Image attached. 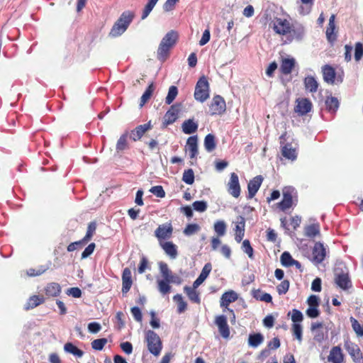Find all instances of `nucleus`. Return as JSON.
<instances>
[{
	"label": "nucleus",
	"mask_w": 363,
	"mask_h": 363,
	"mask_svg": "<svg viewBox=\"0 0 363 363\" xmlns=\"http://www.w3.org/2000/svg\"><path fill=\"white\" fill-rule=\"evenodd\" d=\"M281 263L284 267H291L293 266V262L294 259L291 257V254L289 252H284L281 255Z\"/></svg>",
	"instance_id": "nucleus-47"
},
{
	"label": "nucleus",
	"mask_w": 363,
	"mask_h": 363,
	"mask_svg": "<svg viewBox=\"0 0 363 363\" xmlns=\"http://www.w3.org/2000/svg\"><path fill=\"white\" fill-rule=\"evenodd\" d=\"M194 173L191 169L184 170L182 176V181L186 184H192L194 182Z\"/></svg>",
	"instance_id": "nucleus-46"
},
{
	"label": "nucleus",
	"mask_w": 363,
	"mask_h": 363,
	"mask_svg": "<svg viewBox=\"0 0 363 363\" xmlns=\"http://www.w3.org/2000/svg\"><path fill=\"white\" fill-rule=\"evenodd\" d=\"M363 57V44L362 43H357L354 48V59L356 61H359Z\"/></svg>",
	"instance_id": "nucleus-58"
},
{
	"label": "nucleus",
	"mask_w": 363,
	"mask_h": 363,
	"mask_svg": "<svg viewBox=\"0 0 363 363\" xmlns=\"http://www.w3.org/2000/svg\"><path fill=\"white\" fill-rule=\"evenodd\" d=\"M145 340L150 352L155 356H158L162 348L159 335L155 331L148 330L145 333Z\"/></svg>",
	"instance_id": "nucleus-2"
},
{
	"label": "nucleus",
	"mask_w": 363,
	"mask_h": 363,
	"mask_svg": "<svg viewBox=\"0 0 363 363\" xmlns=\"http://www.w3.org/2000/svg\"><path fill=\"white\" fill-rule=\"evenodd\" d=\"M186 147L189 152L190 158H195L199 153L197 135L191 136L187 139Z\"/></svg>",
	"instance_id": "nucleus-22"
},
{
	"label": "nucleus",
	"mask_w": 363,
	"mask_h": 363,
	"mask_svg": "<svg viewBox=\"0 0 363 363\" xmlns=\"http://www.w3.org/2000/svg\"><path fill=\"white\" fill-rule=\"evenodd\" d=\"M294 335L301 342L302 341V326L300 323L293 324L292 326Z\"/></svg>",
	"instance_id": "nucleus-56"
},
{
	"label": "nucleus",
	"mask_w": 363,
	"mask_h": 363,
	"mask_svg": "<svg viewBox=\"0 0 363 363\" xmlns=\"http://www.w3.org/2000/svg\"><path fill=\"white\" fill-rule=\"evenodd\" d=\"M170 283L180 284L182 279L177 274L171 273L167 280H157V288L160 294L166 295L169 293L171 290Z\"/></svg>",
	"instance_id": "nucleus-4"
},
{
	"label": "nucleus",
	"mask_w": 363,
	"mask_h": 363,
	"mask_svg": "<svg viewBox=\"0 0 363 363\" xmlns=\"http://www.w3.org/2000/svg\"><path fill=\"white\" fill-rule=\"evenodd\" d=\"M213 230L218 237H223L226 233L227 225L223 220H218L214 223Z\"/></svg>",
	"instance_id": "nucleus-40"
},
{
	"label": "nucleus",
	"mask_w": 363,
	"mask_h": 363,
	"mask_svg": "<svg viewBox=\"0 0 363 363\" xmlns=\"http://www.w3.org/2000/svg\"><path fill=\"white\" fill-rule=\"evenodd\" d=\"M245 219L243 216H239L235 221V231H245Z\"/></svg>",
	"instance_id": "nucleus-54"
},
{
	"label": "nucleus",
	"mask_w": 363,
	"mask_h": 363,
	"mask_svg": "<svg viewBox=\"0 0 363 363\" xmlns=\"http://www.w3.org/2000/svg\"><path fill=\"white\" fill-rule=\"evenodd\" d=\"M315 0H301V5L298 8V12L302 16L310 13Z\"/></svg>",
	"instance_id": "nucleus-37"
},
{
	"label": "nucleus",
	"mask_w": 363,
	"mask_h": 363,
	"mask_svg": "<svg viewBox=\"0 0 363 363\" xmlns=\"http://www.w3.org/2000/svg\"><path fill=\"white\" fill-rule=\"evenodd\" d=\"M215 323L218 328L220 335L223 338H228L230 336V329L227 323V317L224 315L216 316Z\"/></svg>",
	"instance_id": "nucleus-14"
},
{
	"label": "nucleus",
	"mask_w": 363,
	"mask_h": 363,
	"mask_svg": "<svg viewBox=\"0 0 363 363\" xmlns=\"http://www.w3.org/2000/svg\"><path fill=\"white\" fill-rule=\"evenodd\" d=\"M194 209L198 212H204L207 209V203L204 201H196L192 204Z\"/></svg>",
	"instance_id": "nucleus-57"
},
{
	"label": "nucleus",
	"mask_w": 363,
	"mask_h": 363,
	"mask_svg": "<svg viewBox=\"0 0 363 363\" xmlns=\"http://www.w3.org/2000/svg\"><path fill=\"white\" fill-rule=\"evenodd\" d=\"M303 84L305 89L311 93H314L318 90V83L314 77H306L303 80Z\"/></svg>",
	"instance_id": "nucleus-31"
},
{
	"label": "nucleus",
	"mask_w": 363,
	"mask_h": 363,
	"mask_svg": "<svg viewBox=\"0 0 363 363\" xmlns=\"http://www.w3.org/2000/svg\"><path fill=\"white\" fill-rule=\"evenodd\" d=\"M291 313V320L294 322V324L302 322L303 315L299 310L293 309Z\"/></svg>",
	"instance_id": "nucleus-55"
},
{
	"label": "nucleus",
	"mask_w": 363,
	"mask_h": 363,
	"mask_svg": "<svg viewBox=\"0 0 363 363\" xmlns=\"http://www.w3.org/2000/svg\"><path fill=\"white\" fill-rule=\"evenodd\" d=\"M264 341V336L262 334L257 333H251L248 337V345L250 347L256 348L259 345H261Z\"/></svg>",
	"instance_id": "nucleus-32"
},
{
	"label": "nucleus",
	"mask_w": 363,
	"mask_h": 363,
	"mask_svg": "<svg viewBox=\"0 0 363 363\" xmlns=\"http://www.w3.org/2000/svg\"><path fill=\"white\" fill-rule=\"evenodd\" d=\"M182 128L184 133L191 135L197 130L198 123L194 119H188L183 122Z\"/></svg>",
	"instance_id": "nucleus-28"
},
{
	"label": "nucleus",
	"mask_w": 363,
	"mask_h": 363,
	"mask_svg": "<svg viewBox=\"0 0 363 363\" xmlns=\"http://www.w3.org/2000/svg\"><path fill=\"white\" fill-rule=\"evenodd\" d=\"M273 28L277 33L281 35L291 33L290 23L286 19L276 18L274 21Z\"/></svg>",
	"instance_id": "nucleus-17"
},
{
	"label": "nucleus",
	"mask_w": 363,
	"mask_h": 363,
	"mask_svg": "<svg viewBox=\"0 0 363 363\" xmlns=\"http://www.w3.org/2000/svg\"><path fill=\"white\" fill-rule=\"evenodd\" d=\"M64 350L65 352L72 354L78 358L82 357L84 354V352L73 345L72 342L66 343L64 345Z\"/></svg>",
	"instance_id": "nucleus-34"
},
{
	"label": "nucleus",
	"mask_w": 363,
	"mask_h": 363,
	"mask_svg": "<svg viewBox=\"0 0 363 363\" xmlns=\"http://www.w3.org/2000/svg\"><path fill=\"white\" fill-rule=\"evenodd\" d=\"M238 298V294L234 291L225 292L220 298V307L228 308L230 303L235 301Z\"/></svg>",
	"instance_id": "nucleus-23"
},
{
	"label": "nucleus",
	"mask_w": 363,
	"mask_h": 363,
	"mask_svg": "<svg viewBox=\"0 0 363 363\" xmlns=\"http://www.w3.org/2000/svg\"><path fill=\"white\" fill-rule=\"evenodd\" d=\"M336 284L343 290L350 289L352 286V282L348 272H340L337 269L335 273Z\"/></svg>",
	"instance_id": "nucleus-11"
},
{
	"label": "nucleus",
	"mask_w": 363,
	"mask_h": 363,
	"mask_svg": "<svg viewBox=\"0 0 363 363\" xmlns=\"http://www.w3.org/2000/svg\"><path fill=\"white\" fill-rule=\"evenodd\" d=\"M96 223L91 222L89 224L87 230H86V233L85 236L82 238L84 242L87 243L91 240V238H92V236L96 230Z\"/></svg>",
	"instance_id": "nucleus-49"
},
{
	"label": "nucleus",
	"mask_w": 363,
	"mask_h": 363,
	"mask_svg": "<svg viewBox=\"0 0 363 363\" xmlns=\"http://www.w3.org/2000/svg\"><path fill=\"white\" fill-rule=\"evenodd\" d=\"M328 360L333 363H341L343 361V354L339 346L333 347L331 349Z\"/></svg>",
	"instance_id": "nucleus-24"
},
{
	"label": "nucleus",
	"mask_w": 363,
	"mask_h": 363,
	"mask_svg": "<svg viewBox=\"0 0 363 363\" xmlns=\"http://www.w3.org/2000/svg\"><path fill=\"white\" fill-rule=\"evenodd\" d=\"M286 133H283L279 137L282 155L289 160H295L297 157L296 148L293 147L291 144L286 142Z\"/></svg>",
	"instance_id": "nucleus-5"
},
{
	"label": "nucleus",
	"mask_w": 363,
	"mask_h": 363,
	"mask_svg": "<svg viewBox=\"0 0 363 363\" xmlns=\"http://www.w3.org/2000/svg\"><path fill=\"white\" fill-rule=\"evenodd\" d=\"M199 230L198 224L192 223L188 224L184 230V233L186 235H191Z\"/></svg>",
	"instance_id": "nucleus-59"
},
{
	"label": "nucleus",
	"mask_w": 363,
	"mask_h": 363,
	"mask_svg": "<svg viewBox=\"0 0 363 363\" xmlns=\"http://www.w3.org/2000/svg\"><path fill=\"white\" fill-rule=\"evenodd\" d=\"M277 291L279 295L285 294L289 289V281L288 280H284L277 287Z\"/></svg>",
	"instance_id": "nucleus-60"
},
{
	"label": "nucleus",
	"mask_w": 363,
	"mask_h": 363,
	"mask_svg": "<svg viewBox=\"0 0 363 363\" xmlns=\"http://www.w3.org/2000/svg\"><path fill=\"white\" fill-rule=\"evenodd\" d=\"M305 235L308 238H315L320 235V225L318 223L307 225L304 228Z\"/></svg>",
	"instance_id": "nucleus-36"
},
{
	"label": "nucleus",
	"mask_w": 363,
	"mask_h": 363,
	"mask_svg": "<svg viewBox=\"0 0 363 363\" xmlns=\"http://www.w3.org/2000/svg\"><path fill=\"white\" fill-rule=\"evenodd\" d=\"M339 101L336 97L328 96L325 99L326 108L329 112L335 113L339 108Z\"/></svg>",
	"instance_id": "nucleus-35"
},
{
	"label": "nucleus",
	"mask_w": 363,
	"mask_h": 363,
	"mask_svg": "<svg viewBox=\"0 0 363 363\" xmlns=\"http://www.w3.org/2000/svg\"><path fill=\"white\" fill-rule=\"evenodd\" d=\"M311 108L312 104L309 99L303 98L296 100V105L294 110L298 115H306L311 111Z\"/></svg>",
	"instance_id": "nucleus-16"
},
{
	"label": "nucleus",
	"mask_w": 363,
	"mask_h": 363,
	"mask_svg": "<svg viewBox=\"0 0 363 363\" xmlns=\"http://www.w3.org/2000/svg\"><path fill=\"white\" fill-rule=\"evenodd\" d=\"M154 90L155 86L153 82H152L150 84H149V86H147V88L146 89V90L141 96L140 104V106H144V104L150 99Z\"/></svg>",
	"instance_id": "nucleus-44"
},
{
	"label": "nucleus",
	"mask_w": 363,
	"mask_h": 363,
	"mask_svg": "<svg viewBox=\"0 0 363 363\" xmlns=\"http://www.w3.org/2000/svg\"><path fill=\"white\" fill-rule=\"evenodd\" d=\"M133 284L131 271L129 268H125L122 274V293L127 294Z\"/></svg>",
	"instance_id": "nucleus-19"
},
{
	"label": "nucleus",
	"mask_w": 363,
	"mask_h": 363,
	"mask_svg": "<svg viewBox=\"0 0 363 363\" xmlns=\"http://www.w3.org/2000/svg\"><path fill=\"white\" fill-rule=\"evenodd\" d=\"M311 330L313 334L314 340L317 342H322L328 337V333L324 331L322 323H313L311 326Z\"/></svg>",
	"instance_id": "nucleus-12"
},
{
	"label": "nucleus",
	"mask_w": 363,
	"mask_h": 363,
	"mask_svg": "<svg viewBox=\"0 0 363 363\" xmlns=\"http://www.w3.org/2000/svg\"><path fill=\"white\" fill-rule=\"evenodd\" d=\"M174 301H175L177 304V312L178 313H184L187 307V303L184 301L182 296L181 294H176L173 297Z\"/></svg>",
	"instance_id": "nucleus-43"
},
{
	"label": "nucleus",
	"mask_w": 363,
	"mask_h": 363,
	"mask_svg": "<svg viewBox=\"0 0 363 363\" xmlns=\"http://www.w3.org/2000/svg\"><path fill=\"white\" fill-rule=\"evenodd\" d=\"M45 292L48 296H58L61 293V286L55 282L49 283L45 288Z\"/></svg>",
	"instance_id": "nucleus-29"
},
{
	"label": "nucleus",
	"mask_w": 363,
	"mask_h": 363,
	"mask_svg": "<svg viewBox=\"0 0 363 363\" xmlns=\"http://www.w3.org/2000/svg\"><path fill=\"white\" fill-rule=\"evenodd\" d=\"M323 79L328 84H333L335 79V71L330 65H326L322 67Z\"/></svg>",
	"instance_id": "nucleus-26"
},
{
	"label": "nucleus",
	"mask_w": 363,
	"mask_h": 363,
	"mask_svg": "<svg viewBox=\"0 0 363 363\" xmlns=\"http://www.w3.org/2000/svg\"><path fill=\"white\" fill-rule=\"evenodd\" d=\"M44 301H45V299L43 297H40L37 295L32 296L28 300L24 308L26 310H29V309L33 308L39 306L40 304L43 303L44 302Z\"/></svg>",
	"instance_id": "nucleus-38"
},
{
	"label": "nucleus",
	"mask_w": 363,
	"mask_h": 363,
	"mask_svg": "<svg viewBox=\"0 0 363 363\" xmlns=\"http://www.w3.org/2000/svg\"><path fill=\"white\" fill-rule=\"evenodd\" d=\"M225 109L226 104L224 99L220 95L215 96L209 106L211 115H220L225 111Z\"/></svg>",
	"instance_id": "nucleus-7"
},
{
	"label": "nucleus",
	"mask_w": 363,
	"mask_h": 363,
	"mask_svg": "<svg viewBox=\"0 0 363 363\" xmlns=\"http://www.w3.org/2000/svg\"><path fill=\"white\" fill-rule=\"evenodd\" d=\"M184 291L186 294L188 298L193 302L196 303H200L201 298L199 296V294L196 291L194 288H191V286H185L184 287Z\"/></svg>",
	"instance_id": "nucleus-39"
},
{
	"label": "nucleus",
	"mask_w": 363,
	"mask_h": 363,
	"mask_svg": "<svg viewBox=\"0 0 363 363\" xmlns=\"http://www.w3.org/2000/svg\"><path fill=\"white\" fill-rule=\"evenodd\" d=\"M160 245L166 255L171 259H174L177 258L178 255L177 247L172 242H160Z\"/></svg>",
	"instance_id": "nucleus-20"
},
{
	"label": "nucleus",
	"mask_w": 363,
	"mask_h": 363,
	"mask_svg": "<svg viewBox=\"0 0 363 363\" xmlns=\"http://www.w3.org/2000/svg\"><path fill=\"white\" fill-rule=\"evenodd\" d=\"M216 147L215 136L211 133L208 134L204 138V147L208 152H211Z\"/></svg>",
	"instance_id": "nucleus-41"
},
{
	"label": "nucleus",
	"mask_w": 363,
	"mask_h": 363,
	"mask_svg": "<svg viewBox=\"0 0 363 363\" xmlns=\"http://www.w3.org/2000/svg\"><path fill=\"white\" fill-rule=\"evenodd\" d=\"M295 63L296 60L294 58L283 60L280 66L281 72L286 75L289 74L295 66Z\"/></svg>",
	"instance_id": "nucleus-30"
},
{
	"label": "nucleus",
	"mask_w": 363,
	"mask_h": 363,
	"mask_svg": "<svg viewBox=\"0 0 363 363\" xmlns=\"http://www.w3.org/2000/svg\"><path fill=\"white\" fill-rule=\"evenodd\" d=\"M180 106L179 104H174L171 106L169 109L166 112L163 118L162 127L165 128L169 125L174 123L177 118L178 113L180 111Z\"/></svg>",
	"instance_id": "nucleus-9"
},
{
	"label": "nucleus",
	"mask_w": 363,
	"mask_h": 363,
	"mask_svg": "<svg viewBox=\"0 0 363 363\" xmlns=\"http://www.w3.org/2000/svg\"><path fill=\"white\" fill-rule=\"evenodd\" d=\"M294 189L292 187H285L283 189L282 200L277 203L278 208L282 211H285L293 206L292 194Z\"/></svg>",
	"instance_id": "nucleus-8"
},
{
	"label": "nucleus",
	"mask_w": 363,
	"mask_h": 363,
	"mask_svg": "<svg viewBox=\"0 0 363 363\" xmlns=\"http://www.w3.org/2000/svg\"><path fill=\"white\" fill-rule=\"evenodd\" d=\"M173 228L171 223H165L158 226L155 231V237L159 240H167L171 238Z\"/></svg>",
	"instance_id": "nucleus-13"
},
{
	"label": "nucleus",
	"mask_w": 363,
	"mask_h": 363,
	"mask_svg": "<svg viewBox=\"0 0 363 363\" xmlns=\"http://www.w3.org/2000/svg\"><path fill=\"white\" fill-rule=\"evenodd\" d=\"M326 257V249L323 243L317 242L315 243L312 250V259L311 262L315 265H318L322 263Z\"/></svg>",
	"instance_id": "nucleus-6"
},
{
	"label": "nucleus",
	"mask_w": 363,
	"mask_h": 363,
	"mask_svg": "<svg viewBox=\"0 0 363 363\" xmlns=\"http://www.w3.org/2000/svg\"><path fill=\"white\" fill-rule=\"evenodd\" d=\"M228 193L235 198H238L240 195V186L239 178L237 174L233 172L230 174V180L227 184Z\"/></svg>",
	"instance_id": "nucleus-10"
},
{
	"label": "nucleus",
	"mask_w": 363,
	"mask_h": 363,
	"mask_svg": "<svg viewBox=\"0 0 363 363\" xmlns=\"http://www.w3.org/2000/svg\"><path fill=\"white\" fill-rule=\"evenodd\" d=\"M263 181V177L261 175L256 176L251 179L247 185L248 198L252 199L258 191Z\"/></svg>",
	"instance_id": "nucleus-18"
},
{
	"label": "nucleus",
	"mask_w": 363,
	"mask_h": 363,
	"mask_svg": "<svg viewBox=\"0 0 363 363\" xmlns=\"http://www.w3.org/2000/svg\"><path fill=\"white\" fill-rule=\"evenodd\" d=\"M127 133H124L122 135H121L116 143V149L117 152L123 151L127 148Z\"/></svg>",
	"instance_id": "nucleus-48"
},
{
	"label": "nucleus",
	"mask_w": 363,
	"mask_h": 363,
	"mask_svg": "<svg viewBox=\"0 0 363 363\" xmlns=\"http://www.w3.org/2000/svg\"><path fill=\"white\" fill-rule=\"evenodd\" d=\"M345 347L355 363H362V355L357 345L351 342H346Z\"/></svg>",
	"instance_id": "nucleus-15"
},
{
	"label": "nucleus",
	"mask_w": 363,
	"mask_h": 363,
	"mask_svg": "<svg viewBox=\"0 0 363 363\" xmlns=\"http://www.w3.org/2000/svg\"><path fill=\"white\" fill-rule=\"evenodd\" d=\"M209 83L205 76L201 77L195 86L194 98L196 101L203 103L209 98Z\"/></svg>",
	"instance_id": "nucleus-3"
},
{
	"label": "nucleus",
	"mask_w": 363,
	"mask_h": 363,
	"mask_svg": "<svg viewBox=\"0 0 363 363\" xmlns=\"http://www.w3.org/2000/svg\"><path fill=\"white\" fill-rule=\"evenodd\" d=\"M130 311H131V313H132L134 319L137 322H139V323L142 322V320H143L142 312L138 306H134V307L131 308Z\"/></svg>",
	"instance_id": "nucleus-63"
},
{
	"label": "nucleus",
	"mask_w": 363,
	"mask_h": 363,
	"mask_svg": "<svg viewBox=\"0 0 363 363\" xmlns=\"http://www.w3.org/2000/svg\"><path fill=\"white\" fill-rule=\"evenodd\" d=\"M134 18V13L130 11L122 13L117 21L113 24L109 35L116 38L121 35L128 28Z\"/></svg>",
	"instance_id": "nucleus-1"
},
{
	"label": "nucleus",
	"mask_w": 363,
	"mask_h": 363,
	"mask_svg": "<svg viewBox=\"0 0 363 363\" xmlns=\"http://www.w3.org/2000/svg\"><path fill=\"white\" fill-rule=\"evenodd\" d=\"M177 39L178 33L174 30H170L163 37L160 43L166 44V45L172 48L176 44Z\"/></svg>",
	"instance_id": "nucleus-27"
},
{
	"label": "nucleus",
	"mask_w": 363,
	"mask_h": 363,
	"mask_svg": "<svg viewBox=\"0 0 363 363\" xmlns=\"http://www.w3.org/2000/svg\"><path fill=\"white\" fill-rule=\"evenodd\" d=\"M352 329L358 336H363V327L359 324L358 320L353 317L350 318Z\"/></svg>",
	"instance_id": "nucleus-50"
},
{
	"label": "nucleus",
	"mask_w": 363,
	"mask_h": 363,
	"mask_svg": "<svg viewBox=\"0 0 363 363\" xmlns=\"http://www.w3.org/2000/svg\"><path fill=\"white\" fill-rule=\"evenodd\" d=\"M95 247H96V245H95V243H94V242L90 243V244H89V245H88V246L84 249V250L82 252V259H86V258H87L89 256H90V255L93 253V252H94V250Z\"/></svg>",
	"instance_id": "nucleus-64"
},
{
	"label": "nucleus",
	"mask_w": 363,
	"mask_h": 363,
	"mask_svg": "<svg viewBox=\"0 0 363 363\" xmlns=\"http://www.w3.org/2000/svg\"><path fill=\"white\" fill-rule=\"evenodd\" d=\"M178 94V89L175 86H171L169 89L167 96L165 99V103L168 105L171 104Z\"/></svg>",
	"instance_id": "nucleus-45"
},
{
	"label": "nucleus",
	"mask_w": 363,
	"mask_h": 363,
	"mask_svg": "<svg viewBox=\"0 0 363 363\" xmlns=\"http://www.w3.org/2000/svg\"><path fill=\"white\" fill-rule=\"evenodd\" d=\"M335 16L332 14L329 19L328 26L326 29V37L330 43H333L336 40V35L335 34Z\"/></svg>",
	"instance_id": "nucleus-25"
},
{
	"label": "nucleus",
	"mask_w": 363,
	"mask_h": 363,
	"mask_svg": "<svg viewBox=\"0 0 363 363\" xmlns=\"http://www.w3.org/2000/svg\"><path fill=\"white\" fill-rule=\"evenodd\" d=\"M150 191L158 198H164L165 196V192L162 186H152Z\"/></svg>",
	"instance_id": "nucleus-61"
},
{
	"label": "nucleus",
	"mask_w": 363,
	"mask_h": 363,
	"mask_svg": "<svg viewBox=\"0 0 363 363\" xmlns=\"http://www.w3.org/2000/svg\"><path fill=\"white\" fill-rule=\"evenodd\" d=\"M150 128H151L150 122L143 124V125H140L131 131L130 138L133 140L137 141V140H140L142 138V136L144 135V133L147 130L150 129Z\"/></svg>",
	"instance_id": "nucleus-21"
},
{
	"label": "nucleus",
	"mask_w": 363,
	"mask_h": 363,
	"mask_svg": "<svg viewBox=\"0 0 363 363\" xmlns=\"http://www.w3.org/2000/svg\"><path fill=\"white\" fill-rule=\"evenodd\" d=\"M107 343L106 338L96 339L91 342V347L95 350H102Z\"/></svg>",
	"instance_id": "nucleus-52"
},
{
	"label": "nucleus",
	"mask_w": 363,
	"mask_h": 363,
	"mask_svg": "<svg viewBox=\"0 0 363 363\" xmlns=\"http://www.w3.org/2000/svg\"><path fill=\"white\" fill-rule=\"evenodd\" d=\"M252 295L255 298L266 303H271L272 301V296L268 293H262L259 289L253 290Z\"/></svg>",
	"instance_id": "nucleus-42"
},
{
	"label": "nucleus",
	"mask_w": 363,
	"mask_h": 363,
	"mask_svg": "<svg viewBox=\"0 0 363 363\" xmlns=\"http://www.w3.org/2000/svg\"><path fill=\"white\" fill-rule=\"evenodd\" d=\"M159 267L160 273L163 277L162 280H167V279L171 274L172 271L169 269L167 264L163 262H160L159 263Z\"/></svg>",
	"instance_id": "nucleus-53"
},
{
	"label": "nucleus",
	"mask_w": 363,
	"mask_h": 363,
	"mask_svg": "<svg viewBox=\"0 0 363 363\" xmlns=\"http://www.w3.org/2000/svg\"><path fill=\"white\" fill-rule=\"evenodd\" d=\"M241 248L242 251L246 253L250 258H253V248L251 246L250 242L249 240H245L242 242Z\"/></svg>",
	"instance_id": "nucleus-51"
},
{
	"label": "nucleus",
	"mask_w": 363,
	"mask_h": 363,
	"mask_svg": "<svg viewBox=\"0 0 363 363\" xmlns=\"http://www.w3.org/2000/svg\"><path fill=\"white\" fill-rule=\"evenodd\" d=\"M212 270V265L210 262L205 264L203 266L201 274L199 277H201L203 279L206 280V279L208 277L209 274Z\"/></svg>",
	"instance_id": "nucleus-62"
},
{
	"label": "nucleus",
	"mask_w": 363,
	"mask_h": 363,
	"mask_svg": "<svg viewBox=\"0 0 363 363\" xmlns=\"http://www.w3.org/2000/svg\"><path fill=\"white\" fill-rule=\"evenodd\" d=\"M171 49L172 48L166 45V44L160 43L157 51V59L161 62H164L167 58Z\"/></svg>",
	"instance_id": "nucleus-33"
}]
</instances>
